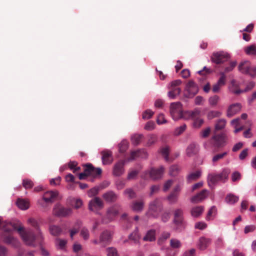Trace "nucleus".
<instances>
[{
	"instance_id": "bb28decb",
	"label": "nucleus",
	"mask_w": 256,
	"mask_h": 256,
	"mask_svg": "<svg viewBox=\"0 0 256 256\" xmlns=\"http://www.w3.org/2000/svg\"><path fill=\"white\" fill-rule=\"evenodd\" d=\"M204 211V206H196L191 208L190 214L194 218L200 216Z\"/></svg>"
},
{
	"instance_id": "6e6d98bb",
	"label": "nucleus",
	"mask_w": 256,
	"mask_h": 256,
	"mask_svg": "<svg viewBox=\"0 0 256 256\" xmlns=\"http://www.w3.org/2000/svg\"><path fill=\"white\" fill-rule=\"evenodd\" d=\"M170 214L169 212L165 211L163 212L160 216L162 222L164 223L168 222L170 218Z\"/></svg>"
},
{
	"instance_id": "8fccbe9b",
	"label": "nucleus",
	"mask_w": 256,
	"mask_h": 256,
	"mask_svg": "<svg viewBox=\"0 0 256 256\" xmlns=\"http://www.w3.org/2000/svg\"><path fill=\"white\" fill-rule=\"evenodd\" d=\"M76 165L77 163L76 162V161H70L68 164V168L73 170V172H76L80 170V166H77Z\"/></svg>"
},
{
	"instance_id": "f03ea898",
	"label": "nucleus",
	"mask_w": 256,
	"mask_h": 256,
	"mask_svg": "<svg viewBox=\"0 0 256 256\" xmlns=\"http://www.w3.org/2000/svg\"><path fill=\"white\" fill-rule=\"evenodd\" d=\"M172 224L174 230L178 232L184 230L186 226V222L184 218V211L181 208H178L174 210Z\"/></svg>"
},
{
	"instance_id": "9b49d317",
	"label": "nucleus",
	"mask_w": 256,
	"mask_h": 256,
	"mask_svg": "<svg viewBox=\"0 0 256 256\" xmlns=\"http://www.w3.org/2000/svg\"><path fill=\"white\" fill-rule=\"evenodd\" d=\"M198 91L197 84L192 80H190L186 84L184 96L186 98H192L198 92Z\"/></svg>"
},
{
	"instance_id": "412c9836",
	"label": "nucleus",
	"mask_w": 256,
	"mask_h": 256,
	"mask_svg": "<svg viewBox=\"0 0 256 256\" xmlns=\"http://www.w3.org/2000/svg\"><path fill=\"white\" fill-rule=\"evenodd\" d=\"M200 110L198 108L193 111H186L184 112V119H192L193 120L200 118Z\"/></svg>"
},
{
	"instance_id": "1a4fd4ad",
	"label": "nucleus",
	"mask_w": 256,
	"mask_h": 256,
	"mask_svg": "<svg viewBox=\"0 0 256 256\" xmlns=\"http://www.w3.org/2000/svg\"><path fill=\"white\" fill-rule=\"evenodd\" d=\"M53 214L57 217L65 218L70 216L72 210L69 208H65L60 204H56L52 210Z\"/></svg>"
},
{
	"instance_id": "e433bc0d",
	"label": "nucleus",
	"mask_w": 256,
	"mask_h": 256,
	"mask_svg": "<svg viewBox=\"0 0 256 256\" xmlns=\"http://www.w3.org/2000/svg\"><path fill=\"white\" fill-rule=\"evenodd\" d=\"M144 137L143 135L142 134H134L131 136V141L133 144L134 145H138L140 142Z\"/></svg>"
},
{
	"instance_id": "a18cd8bd",
	"label": "nucleus",
	"mask_w": 256,
	"mask_h": 256,
	"mask_svg": "<svg viewBox=\"0 0 256 256\" xmlns=\"http://www.w3.org/2000/svg\"><path fill=\"white\" fill-rule=\"evenodd\" d=\"M170 246L173 248H178L182 246L180 242L175 238H172L170 240Z\"/></svg>"
},
{
	"instance_id": "9d476101",
	"label": "nucleus",
	"mask_w": 256,
	"mask_h": 256,
	"mask_svg": "<svg viewBox=\"0 0 256 256\" xmlns=\"http://www.w3.org/2000/svg\"><path fill=\"white\" fill-rule=\"evenodd\" d=\"M211 60L217 64H223L230 58V54L224 51L214 52L211 56Z\"/></svg>"
},
{
	"instance_id": "680f3d73",
	"label": "nucleus",
	"mask_w": 256,
	"mask_h": 256,
	"mask_svg": "<svg viewBox=\"0 0 256 256\" xmlns=\"http://www.w3.org/2000/svg\"><path fill=\"white\" fill-rule=\"evenodd\" d=\"M186 124L177 128L174 131V134L176 136L180 135L182 134L186 129Z\"/></svg>"
},
{
	"instance_id": "bf43d9fd",
	"label": "nucleus",
	"mask_w": 256,
	"mask_h": 256,
	"mask_svg": "<svg viewBox=\"0 0 256 256\" xmlns=\"http://www.w3.org/2000/svg\"><path fill=\"white\" fill-rule=\"evenodd\" d=\"M80 236L84 240H87L89 238L90 234L88 230L86 228H83L80 230Z\"/></svg>"
},
{
	"instance_id": "4468645a",
	"label": "nucleus",
	"mask_w": 256,
	"mask_h": 256,
	"mask_svg": "<svg viewBox=\"0 0 256 256\" xmlns=\"http://www.w3.org/2000/svg\"><path fill=\"white\" fill-rule=\"evenodd\" d=\"M104 206V204L99 197H94L89 201L88 208L90 211H94V210H102Z\"/></svg>"
},
{
	"instance_id": "c756f323",
	"label": "nucleus",
	"mask_w": 256,
	"mask_h": 256,
	"mask_svg": "<svg viewBox=\"0 0 256 256\" xmlns=\"http://www.w3.org/2000/svg\"><path fill=\"white\" fill-rule=\"evenodd\" d=\"M212 140L216 146H220L224 142V136L222 134H216L213 136Z\"/></svg>"
},
{
	"instance_id": "603ef678",
	"label": "nucleus",
	"mask_w": 256,
	"mask_h": 256,
	"mask_svg": "<svg viewBox=\"0 0 256 256\" xmlns=\"http://www.w3.org/2000/svg\"><path fill=\"white\" fill-rule=\"evenodd\" d=\"M221 115V112L218 111L212 110L210 111L208 114V118L212 120L215 118H218Z\"/></svg>"
},
{
	"instance_id": "13d9d810",
	"label": "nucleus",
	"mask_w": 256,
	"mask_h": 256,
	"mask_svg": "<svg viewBox=\"0 0 256 256\" xmlns=\"http://www.w3.org/2000/svg\"><path fill=\"white\" fill-rule=\"evenodd\" d=\"M157 136L155 134L150 135L147 142V146H152L157 141Z\"/></svg>"
},
{
	"instance_id": "864d4df0",
	"label": "nucleus",
	"mask_w": 256,
	"mask_h": 256,
	"mask_svg": "<svg viewBox=\"0 0 256 256\" xmlns=\"http://www.w3.org/2000/svg\"><path fill=\"white\" fill-rule=\"evenodd\" d=\"M107 256H119L116 249L114 247L106 248Z\"/></svg>"
},
{
	"instance_id": "c03bdc74",
	"label": "nucleus",
	"mask_w": 256,
	"mask_h": 256,
	"mask_svg": "<svg viewBox=\"0 0 256 256\" xmlns=\"http://www.w3.org/2000/svg\"><path fill=\"white\" fill-rule=\"evenodd\" d=\"M36 238H37L39 242V245L40 246H42L43 245V242H44V237L42 234V232L40 230V229L39 228L36 230Z\"/></svg>"
},
{
	"instance_id": "a19ab883",
	"label": "nucleus",
	"mask_w": 256,
	"mask_h": 256,
	"mask_svg": "<svg viewBox=\"0 0 256 256\" xmlns=\"http://www.w3.org/2000/svg\"><path fill=\"white\" fill-rule=\"evenodd\" d=\"M255 86V83L253 82H250L246 86V88L244 90H238L234 92L236 94H240L243 92H246L251 90Z\"/></svg>"
},
{
	"instance_id": "393cba45",
	"label": "nucleus",
	"mask_w": 256,
	"mask_h": 256,
	"mask_svg": "<svg viewBox=\"0 0 256 256\" xmlns=\"http://www.w3.org/2000/svg\"><path fill=\"white\" fill-rule=\"evenodd\" d=\"M240 109L241 105L240 104L236 103L230 105L227 111V116L228 117L232 116L239 112Z\"/></svg>"
},
{
	"instance_id": "5fc2aeb1",
	"label": "nucleus",
	"mask_w": 256,
	"mask_h": 256,
	"mask_svg": "<svg viewBox=\"0 0 256 256\" xmlns=\"http://www.w3.org/2000/svg\"><path fill=\"white\" fill-rule=\"evenodd\" d=\"M28 222L32 226H33L36 229V230L40 228L38 222L34 218H28Z\"/></svg>"
},
{
	"instance_id": "69168bd1",
	"label": "nucleus",
	"mask_w": 256,
	"mask_h": 256,
	"mask_svg": "<svg viewBox=\"0 0 256 256\" xmlns=\"http://www.w3.org/2000/svg\"><path fill=\"white\" fill-rule=\"evenodd\" d=\"M256 230V226L254 225H248L245 226L244 232L246 234L254 232Z\"/></svg>"
},
{
	"instance_id": "c9c22d12",
	"label": "nucleus",
	"mask_w": 256,
	"mask_h": 256,
	"mask_svg": "<svg viewBox=\"0 0 256 256\" xmlns=\"http://www.w3.org/2000/svg\"><path fill=\"white\" fill-rule=\"evenodd\" d=\"M180 170V168L178 165H172L170 167L169 174L172 176H176L178 175Z\"/></svg>"
},
{
	"instance_id": "7ed1b4c3",
	"label": "nucleus",
	"mask_w": 256,
	"mask_h": 256,
	"mask_svg": "<svg viewBox=\"0 0 256 256\" xmlns=\"http://www.w3.org/2000/svg\"><path fill=\"white\" fill-rule=\"evenodd\" d=\"M17 232H18L24 244L30 246L36 247V236L32 232H26L22 224L17 220Z\"/></svg>"
},
{
	"instance_id": "774afa93",
	"label": "nucleus",
	"mask_w": 256,
	"mask_h": 256,
	"mask_svg": "<svg viewBox=\"0 0 256 256\" xmlns=\"http://www.w3.org/2000/svg\"><path fill=\"white\" fill-rule=\"evenodd\" d=\"M203 120L199 118L197 119L194 120L193 126L196 128H198L203 124Z\"/></svg>"
},
{
	"instance_id": "2eb2a0df",
	"label": "nucleus",
	"mask_w": 256,
	"mask_h": 256,
	"mask_svg": "<svg viewBox=\"0 0 256 256\" xmlns=\"http://www.w3.org/2000/svg\"><path fill=\"white\" fill-rule=\"evenodd\" d=\"M102 198L106 202L112 204L116 202L119 198V196L114 191L110 190L104 193Z\"/></svg>"
},
{
	"instance_id": "37998d69",
	"label": "nucleus",
	"mask_w": 256,
	"mask_h": 256,
	"mask_svg": "<svg viewBox=\"0 0 256 256\" xmlns=\"http://www.w3.org/2000/svg\"><path fill=\"white\" fill-rule=\"evenodd\" d=\"M217 214V208L216 206H212L210 209L209 210L207 216L206 218V220H210V217L212 216V214H214V216H215Z\"/></svg>"
},
{
	"instance_id": "052dcab7",
	"label": "nucleus",
	"mask_w": 256,
	"mask_h": 256,
	"mask_svg": "<svg viewBox=\"0 0 256 256\" xmlns=\"http://www.w3.org/2000/svg\"><path fill=\"white\" fill-rule=\"evenodd\" d=\"M139 173V170H133L130 172L127 176V179L128 180L135 179Z\"/></svg>"
},
{
	"instance_id": "5701e85b",
	"label": "nucleus",
	"mask_w": 256,
	"mask_h": 256,
	"mask_svg": "<svg viewBox=\"0 0 256 256\" xmlns=\"http://www.w3.org/2000/svg\"><path fill=\"white\" fill-rule=\"evenodd\" d=\"M124 163L121 162H116L113 168L112 174L116 176H119L124 172Z\"/></svg>"
},
{
	"instance_id": "0e129e2a",
	"label": "nucleus",
	"mask_w": 256,
	"mask_h": 256,
	"mask_svg": "<svg viewBox=\"0 0 256 256\" xmlns=\"http://www.w3.org/2000/svg\"><path fill=\"white\" fill-rule=\"evenodd\" d=\"M154 112L150 110H146L142 114V118L149 119L154 114Z\"/></svg>"
},
{
	"instance_id": "4be33fe9",
	"label": "nucleus",
	"mask_w": 256,
	"mask_h": 256,
	"mask_svg": "<svg viewBox=\"0 0 256 256\" xmlns=\"http://www.w3.org/2000/svg\"><path fill=\"white\" fill-rule=\"evenodd\" d=\"M198 145L195 142H192L186 148V154L188 156L192 157L198 154Z\"/></svg>"
},
{
	"instance_id": "a878e982",
	"label": "nucleus",
	"mask_w": 256,
	"mask_h": 256,
	"mask_svg": "<svg viewBox=\"0 0 256 256\" xmlns=\"http://www.w3.org/2000/svg\"><path fill=\"white\" fill-rule=\"evenodd\" d=\"M58 196L57 191H48L45 192L43 200L46 202H52L54 198Z\"/></svg>"
},
{
	"instance_id": "473e14b6",
	"label": "nucleus",
	"mask_w": 256,
	"mask_h": 256,
	"mask_svg": "<svg viewBox=\"0 0 256 256\" xmlns=\"http://www.w3.org/2000/svg\"><path fill=\"white\" fill-rule=\"evenodd\" d=\"M144 241L153 242L156 240V230H148L146 236L143 238Z\"/></svg>"
},
{
	"instance_id": "79ce46f5",
	"label": "nucleus",
	"mask_w": 256,
	"mask_h": 256,
	"mask_svg": "<svg viewBox=\"0 0 256 256\" xmlns=\"http://www.w3.org/2000/svg\"><path fill=\"white\" fill-rule=\"evenodd\" d=\"M226 120L224 119L218 120L215 125V130H217L223 129L226 126Z\"/></svg>"
},
{
	"instance_id": "2f4dec72",
	"label": "nucleus",
	"mask_w": 256,
	"mask_h": 256,
	"mask_svg": "<svg viewBox=\"0 0 256 256\" xmlns=\"http://www.w3.org/2000/svg\"><path fill=\"white\" fill-rule=\"evenodd\" d=\"M231 124L232 125L234 126L235 130H234V132L236 134L240 132L245 128L244 126H241L240 119L239 118H236L232 120Z\"/></svg>"
},
{
	"instance_id": "f704fd0d",
	"label": "nucleus",
	"mask_w": 256,
	"mask_h": 256,
	"mask_svg": "<svg viewBox=\"0 0 256 256\" xmlns=\"http://www.w3.org/2000/svg\"><path fill=\"white\" fill-rule=\"evenodd\" d=\"M238 197L232 194L226 195L225 198L226 202L229 204H234L238 200Z\"/></svg>"
},
{
	"instance_id": "dca6fc26",
	"label": "nucleus",
	"mask_w": 256,
	"mask_h": 256,
	"mask_svg": "<svg viewBox=\"0 0 256 256\" xmlns=\"http://www.w3.org/2000/svg\"><path fill=\"white\" fill-rule=\"evenodd\" d=\"M112 238V236L110 232L107 230L103 232L100 236V244L103 247L106 246L110 242Z\"/></svg>"
},
{
	"instance_id": "58836bf2",
	"label": "nucleus",
	"mask_w": 256,
	"mask_h": 256,
	"mask_svg": "<svg viewBox=\"0 0 256 256\" xmlns=\"http://www.w3.org/2000/svg\"><path fill=\"white\" fill-rule=\"evenodd\" d=\"M124 194L128 196V199H133L136 198V194L132 188L126 189L124 192Z\"/></svg>"
},
{
	"instance_id": "b1692460",
	"label": "nucleus",
	"mask_w": 256,
	"mask_h": 256,
	"mask_svg": "<svg viewBox=\"0 0 256 256\" xmlns=\"http://www.w3.org/2000/svg\"><path fill=\"white\" fill-rule=\"evenodd\" d=\"M17 206L22 210H26L30 207V202L28 199L17 198Z\"/></svg>"
},
{
	"instance_id": "a211bd4d",
	"label": "nucleus",
	"mask_w": 256,
	"mask_h": 256,
	"mask_svg": "<svg viewBox=\"0 0 256 256\" xmlns=\"http://www.w3.org/2000/svg\"><path fill=\"white\" fill-rule=\"evenodd\" d=\"M212 240L210 238L204 236H202L199 238L197 243L198 248L201 250H206L211 244Z\"/></svg>"
},
{
	"instance_id": "72a5a7b5",
	"label": "nucleus",
	"mask_w": 256,
	"mask_h": 256,
	"mask_svg": "<svg viewBox=\"0 0 256 256\" xmlns=\"http://www.w3.org/2000/svg\"><path fill=\"white\" fill-rule=\"evenodd\" d=\"M128 239L132 240L136 244H139L140 236L138 234V228H136V230L128 236Z\"/></svg>"
},
{
	"instance_id": "338daca9",
	"label": "nucleus",
	"mask_w": 256,
	"mask_h": 256,
	"mask_svg": "<svg viewBox=\"0 0 256 256\" xmlns=\"http://www.w3.org/2000/svg\"><path fill=\"white\" fill-rule=\"evenodd\" d=\"M218 100L219 97L218 96H214L209 98V103L211 106H216L217 104Z\"/></svg>"
},
{
	"instance_id": "3c124183",
	"label": "nucleus",
	"mask_w": 256,
	"mask_h": 256,
	"mask_svg": "<svg viewBox=\"0 0 256 256\" xmlns=\"http://www.w3.org/2000/svg\"><path fill=\"white\" fill-rule=\"evenodd\" d=\"M102 160H106L112 158V152L109 150H104L101 152Z\"/></svg>"
},
{
	"instance_id": "f3484780",
	"label": "nucleus",
	"mask_w": 256,
	"mask_h": 256,
	"mask_svg": "<svg viewBox=\"0 0 256 256\" xmlns=\"http://www.w3.org/2000/svg\"><path fill=\"white\" fill-rule=\"evenodd\" d=\"M130 160L136 158L146 159L148 158L147 152L144 149L132 151L130 156Z\"/></svg>"
},
{
	"instance_id": "aec40b11",
	"label": "nucleus",
	"mask_w": 256,
	"mask_h": 256,
	"mask_svg": "<svg viewBox=\"0 0 256 256\" xmlns=\"http://www.w3.org/2000/svg\"><path fill=\"white\" fill-rule=\"evenodd\" d=\"M220 77L217 83L214 84L212 88L214 92H218L220 90V88L226 84V76L224 72H220Z\"/></svg>"
},
{
	"instance_id": "6ab92c4d",
	"label": "nucleus",
	"mask_w": 256,
	"mask_h": 256,
	"mask_svg": "<svg viewBox=\"0 0 256 256\" xmlns=\"http://www.w3.org/2000/svg\"><path fill=\"white\" fill-rule=\"evenodd\" d=\"M208 194V191L206 190H203L200 192L193 196L190 198V202L194 204L198 203L205 199Z\"/></svg>"
},
{
	"instance_id": "e2e57ef3",
	"label": "nucleus",
	"mask_w": 256,
	"mask_h": 256,
	"mask_svg": "<svg viewBox=\"0 0 256 256\" xmlns=\"http://www.w3.org/2000/svg\"><path fill=\"white\" fill-rule=\"evenodd\" d=\"M169 150V148L168 146H165L161 149V154L166 160H168Z\"/></svg>"
},
{
	"instance_id": "0eeeda50",
	"label": "nucleus",
	"mask_w": 256,
	"mask_h": 256,
	"mask_svg": "<svg viewBox=\"0 0 256 256\" xmlns=\"http://www.w3.org/2000/svg\"><path fill=\"white\" fill-rule=\"evenodd\" d=\"M170 113L172 118L176 120L184 118V112L182 110V105L180 102H172L170 106Z\"/></svg>"
},
{
	"instance_id": "f8f14e48",
	"label": "nucleus",
	"mask_w": 256,
	"mask_h": 256,
	"mask_svg": "<svg viewBox=\"0 0 256 256\" xmlns=\"http://www.w3.org/2000/svg\"><path fill=\"white\" fill-rule=\"evenodd\" d=\"M164 172V168L163 166H160L158 168H151L149 171L146 172V174H148L150 177L154 180L161 179Z\"/></svg>"
},
{
	"instance_id": "7c9ffc66",
	"label": "nucleus",
	"mask_w": 256,
	"mask_h": 256,
	"mask_svg": "<svg viewBox=\"0 0 256 256\" xmlns=\"http://www.w3.org/2000/svg\"><path fill=\"white\" fill-rule=\"evenodd\" d=\"M118 152L120 153H124L126 150L128 149L129 146V142L126 140H122L118 144Z\"/></svg>"
},
{
	"instance_id": "20e7f679",
	"label": "nucleus",
	"mask_w": 256,
	"mask_h": 256,
	"mask_svg": "<svg viewBox=\"0 0 256 256\" xmlns=\"http://www.w3.org/2000/svg\"><path fill=\"white\" fill-rule=\"evenodd\" d=\"M122 210V207L120 204L111 206L107 208L105 216L102 218V222L103 224H108L115 220Z\"/></svg>"
},
{
	"instance_id": "49530a36",
	"label": "nucleus",
	"mask_w": 256,
	"mask_h": 256,
	"mask_svg": "<svg viewBox=\"0 0 256 256\" xmlns=\"http://www.w3.org/2000/svg\"><path fill=\"white\" fill-rule=\"evenodd\" d=\"M34 186V184L32 180L29 179H24L22 180V186L26 189L31 188Z\"/></svg>"
},
{
	"instance_id": "09e8293b",
	"label": "nucleus",
	"mask_w": 256,
	"mask_h": 256,
	"mask_svg": "<svg viewBox=\"0 0 256 256\" xmlns=\"http://www.w3.org/2000/svg\"><path fill=\"white\" fill-rule=\"evenodd\" d=\"M201 171L200 170H197L194 172H192L188 176V180H196L199 178L201 176Z\"/></svg>"
},
{
	"instance_id": "423d86ee",
	"label": "nucleus",
	"mask_w": 256,
	"mask_h": 256,
	"mask_svg": "<svg viewBox=\"0 0 256 256\" xmlns=\"http://www.w3.org/2000/svg\"><path fill=\"white\" fill-rule=\"evenodd\" d=\"M230 172L229 170L224 169L218 174H210L208 176V186L214 188L219 182H224L228 178Z\"/></svg>"
},
{
	"instance_id": "c85d7f7f",
	"label": "nucleus",
	"mask_w": 256,
	"mask_h": 256,
	"mask_svg": "<svg viewBox=\"0 0 256 256\" xmlns=\"http://www.w3.org/2000/svg\"><path fill=\"white\" fill-rule=\"evenodd\" d=\"M49 231L50 234L55 236H59L62 232V228L56 225H51L49 226Z\"/></svg>"
},
{
	"instance_id": "ea45409f",
	"label": "nucleus",
	"mask_w": 256,
	"mask_h": 256,
	"mask_svg": "<svg viewBox=\"0 0 256 256\" xmlns=\"http://www.w3.org/2000/svg\"><path fill=\"white\" fill-rule=\"evenodd\" d=\"M244 52L248 55H256V45L252 44L245 48Z\"/></svg>"
},
{
	"instance_id": "6e6552de",
	"label": "nucleus",
	"mask_w": 256,
	"mask_h": 256,
	"mask_svg": "<svg viewBox=\"0 0 256 256\" xmlns=\"http://www.w3.org/2000/svg\"><path fill=\"white\" fill-rule=\"evenodd\" d=\"M238 70L242 74L254 77L256 76V67L251 64L249 61L242 62L238 66Z\"/></svg>"
},
{
	"instance_id": "4d7b16f0",
	"label": "nucleus",
	"mask_w": 256,
	"mask_h": 256,
	"mask_svg": "<svg viewBox=\"0 0 256 256\" xmlns=\"http://www.w3.org/2000/svg\"><path fill=\"white\" fill-rule=\"evenodd\" d=\"M86 168L84 169L85 172H86L88 175L94 174L95 171V168L91 164H86Z\"/></svg>"
},
{
	"instance_id": "ddd939ff",
	"label": "nucleus",
	"mask_w": 256,
	"mask_h": 256,
	"mask_svg": "<svg viewBox=\"0 0 256 256\" xmlns=\"http://www.w3.org/2000/svg\"><path fill=\"white\" fill-rule=\"evenodd\" d=\"M182 84V81L180 80H176L172 81L170 83V90L168 92V96L171 98H174L176 96L180 94L181 92L180 88L177 86Z\"/></svg>"
},
{
	"instance_id": "4c0bfd02",
	"label": "nucleus",
	"mask_w": 256,
	"mask_h": 256,
	"mask_svg": "<svg viewBox=\"0 0 256 256\" xmlns=\"http://www.w3.org/2000/svg\"><path fill=\"white\" fill-rule=\"evenodd\" d=\"M179 195L173 192H171L167 196V200L171 204H176L178 202Z\"/></svg>"
},
{
	"instance_id": "f257e3e1",
	"label": "nucleus",
	"mask_w": 256,
	"mask_h": 256,
	"mask_svg": "<svg viewBox=\"0 0 256 256\" xmlns=\"http://www.w3.org/2000/svg\"><path fill=\"white\" fill-rule=\"evenodd\" d=\"M0 230L2 231V238L4 241L10 244L14 240V232L16 230V226L10 222H4L0 216Z\"/></svg>"
},
{
	"instance_id": "de8ad7c7",
	"label": "nucleus",
	"mask_w": 256,
	"mask_h": 256,
	"mask_svg": "<svg viewBox=\"0 0 256 256\" xmlns=\"http://www.w3.org/2000/svg\"><path fill=\"white\" fill-rule=\"evenodd\" d=\"M100 190L99 186L94 187L88 191V194L89 197H93L98 194Z\"/></svg>"
},
{
	"instance_id": "cd10ccee",
	"label": "nucleus",
	"mask_w": 256,
	"mask_h": 256,
	"mask_svg": "<svg viewBox=\"0 0 256 256\" xmlns=\"http://www.w3.org/2000/svg\"><path fill=\"white\" fill-rule=\"evenodd\" d=\"M144 208V202L142 201H134L132 204L130 206V208L134 212H141L143 210Z\"/></svg>"
},
{
	"instance_id": "39448f33",
	"label": "nucleus",
	"mask_w": 256,
	"mask_h": 256,
	"mask_svg": "<svg viewBox=\"0 0 256 256\" xmlns=\"http://www.w3.org/2000/svg\"><path fill=\"white\" fill-rule=\"evenodd\" d=\"M164 209L163 204L162 200L160 198H156L151 201L148 204V208L146 214L154 218H157L160 214Z\"/></svg>"
}]
</instances>
